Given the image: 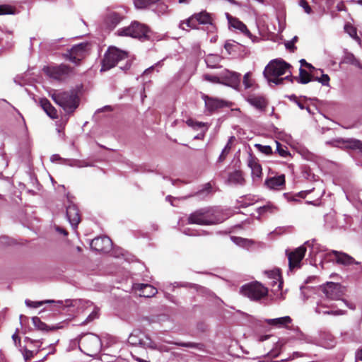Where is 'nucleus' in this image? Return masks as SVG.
<instances>
[{
  "label": "nucleus",
  "instance_id": "nucleus-42",
  "mask_svg": "<svg viewBox=\"0 0 362 362\" xmlns=\"http://www.w3.org/2000/svg\"><path fill=\"white\" fill-rule=\"evenodd\" d=\"M38 352V351H36L35 354ZM23 355L24 356V358L25 361L30 360L32 358L34 357L35 353L33 351L28 350L25 347L23 348V350H22Z\"/></svg>",
  "mask_w": 362,
  "mask_h": 362
},
{
  "label": "nucleus",
  "instance_id": "nucleus-12",
  "mask_svg": "<svg viewBox=\"0 0 362 362\" xmlns=\"http://www.w3.org/2000/svg\"><path fill=\"white\" fill-rule=\"evenodd\" d=\"M202 98L205 102V107L206 110L210 113L214 112V111L223 107H228L230 105V103H228L225 100L209 97L206 95H203Z\"/></svg>",
  "mask_w": 362,
  "mask_h": 362
},
{
  "label": "nucleus",
  "instance_id": "nucleus-33",
  "mask_svg": "<svg viewBox=\"0 0 362 362\" xmlns=\"http://www.w3.org/2000/svg\"><path fill=\"white\" fill-rule=\"evenodd\" d=\"M233 139V136L230 137V139H229V141L228 142V144L226 145L225 148L222 151V152L218 158L219 162H223L225 160V158H226L227 155L229 153V152L231 149V140Z\"/></svg>",
  "mask_w": 362,
  "mask_h": 362
},
{
  "label": "nucleus",
  "instance_id": "nucleus-10",
  "mask_svg": "<svg viewBox=\"0 0 362 362\" xmlns=\"http://www.w3.org/2000/svg\"><path fill=\"white\" fill-rule=\"evenodd\" d=\"M307 249L304 246L298 247L293 251H286V255L288 259V266L291 270L300 268V262L304 258Z\"/></svg>",
  "mask_w": 362,
  "mask_h": 362
},
{
  "label": "nucleus",
  "instance_id": "nucleus-45",
  "mask_svg": "<svg viewBox=\"0 0 362 362\" xmlns=\"http://www.w3.org/2000/svg\"><path fill=\"white\" fill-rule=\"evenodd\" d=\"M12 339L13 340L14 344L18 346H21V339L18 335V331L16 330V332L12 335Z\"/></svg>",
  "mask_w": 362,
  "mask_h": 362
},
{
  "label": "nucleus",
  "instance_id": "nucleus-58",
  "mask_svg": "<svg viewBox=\"0 0 362 362\" xmlns=\"http://www.w3.org/2000/svg\"><path fill=\"white\" fill-rule=\"evenodd\" d=\"M310 192L308 191H305V192H299L298 194V196L300 197L301 198H305V196L309 193Z\"/></svg>",
  "mask_w": 362,
  "mask_h": 362
},
{
  "label": "nucleus",
  "instance_id": "nucleus-57",
  "mask_svg": "<svg viewBox=\"0 0 362 362\" xmlns=\"http://www.w3.org/2000/svg\"><path fill=\"white\" fill-rule=\"evenodd\" d=\"M356 361H362V349L358 350L356 354Z\"/></svg>",
  "mask_w": 362,
  "mask_h": 362
},
{
  "label": "nucleus",
  "instance_id": "nucleus-17",
  "mask_svg": "<svg viewBox=\"0 0 362 362\" xmlns=\"http://www.w3.org/2000/svg\"><path fill=\"white\" fill-rule=\"evenodd\" d=\"M247 101L255 108L260 111H265L268 105V101L263 95H250L247 98Z\"/></svg>",
  "mask_w": 362,
  "mask_h": 362
},
{
  "label": "nucleus",
  "instance_id": "nucleus-9",
  "mask_svg": "<svg viewBox=\"0 0 362 362\" xmlns=\"http://www.w3.org/2000/svg\"><path fill=\"white\" fill-rule=\"evenodd\" d=\"M44 73L49 77L58 81H63L74 74V68L61 64L57 66H47L43 68Z\"/></svg>",
  "mask_w": 362,
  "mask_h": 362
},
{
  "label": "nucleus",
  "instance_id": "nucleus-8",
  "mask_svg": "<svg viewBox=\"0 0 362 362\" xmlns=\"http://www.w3.org/2000/svg\"><path fill=\"white\" fill-rule=\"evenodd\" d=\"M91 45L88 42L74 45L63 54V57L69 61L76 64L84 59L89 53Z\"/></svg>",
  "mask_w": 362,
  "mask_h": 362
},
{
  "label": "nucleus",
  "instance_id": "nucleus-63",
  "mask_svg": "<svg viewBox=\"0 0 362 362\" xmlns=\"http://www.w3.org/2000/svg\"><path fill=\"white\" fill-rule=\"evenodd\" d=\"M298 40V37L297 36H295L291 41H293V44L295 45V42H296Z\"/></svg>",
  "mask_w": 362,
  "mask_h": 362
},
{
  "label": "nucleus",
  "instance_id": "nucleus-5",
  "mask_svg": "<svg viewBox=\"0 0 362 362\" xmlns=\"http://www.w3.org/2000/svg\"><path fill=\"white\" fill-rule=\"evenodd\" d=\"M149 33H151V29L146 25L138 21H134L129 26L120 28L117 31L119 36L131 37L143 40L150 39Z\"/></svg>",
  "mask_w": 362,
  "mask_h": 362
},
{
  "label": "nucleus",
  "instance_id": "nucleus-20",
  "mask_svg": "<svg viewBox=\"0 0 362 362\" xmlns=\"http://www.w3.org/2000/svg\"><path fill=\"white\" fill-rule=\"evenodd\" d=\"M39 103L42 109L50 118H58V114L56 108L51 104L48 99L45 98H41L39 101Z\"/></svg>",
  "mask_w": 362,
  "mask_h": 362
},
{
  "label": "nucleus",
  "instance_id": "nucleus-50",
  "mask_svg": "<svg viewBox=\"0 0 362 362\" xmlns=\"http://www.w3.org/2000/svg\"><path fill=\"white\" fill-rule=\"evenodd\" d=\"M236 47L235 45H234L233 43L229 42H226L224 45L225 49L229 54H230L232 52L234 51V47Z\"/></svg>",
  "mask_w": 362,
  "mask_h": 362
},
{
  "label": "nucleus",
  "instance_id": "nucleus-1",
  "mask_svg": "<svg viewBox=\"0 0 362 362\" xmlns=\"http://www.w3.org/2000/svg\"><path fill=\"white\" fill-rule=\"evenodd\" d=\"M291 67V66L283 59H274L265 67L264 76L269 83H274L276 85L283 84L284 81L293 83V76L291 71H289V75L286 77H280L285 74Z\"/></svg>",
  "mask_w": 362,
  "mask_h": 362
},
{
  "label": "nucleus",
  "instance_id": "nucleus-6",
  "mask_svg": "<svg viewBox=\"0 0 362 362\" xmlns=\"http://www.w3.org/2000/svg\"><path fill=\"white\" fill-rule=\"evenodd\" d=\"M127 58V53L115 47H110L104 55L102 61L101 71H107L115 67L119 61Z\"/></svg>",
  "mask_w": 362,
  "mask_h": 362
},
{
  "label": "nucleus",
  "instance_id": "nucleus-47",
  "mask_svg": "<svg viewBox=\"0 0 362 362\" xmlns=\"http://www.w3.org/2000/svg\"><path fill=\"white\" fill-rule=\"evenodd\" d=\"M329 76L327 74H322L320 77L319 82L321 83L323 86H329Z\"/></svg>",
  "mask_w": 362,
  "mask_h": 362
},
{
  "label": "nucleus",
  "instance_id": "nucleus-23",
  "mask_svg": "<svg viewBox=\"0 0 362 362\" xmlns=\"http://www.w3.org/2000/svg\"><path fill=\"white\" fill-rule=\"evenodd\" d=\"M123 19V17L118 13L111 12L108 13L105 19L106 25L110 29L115 28Z\"/></svg>",
  "mask_w": 362,
  "mask_h": 362
},
{
  "label": "nucleus",
  "instance_id": "nucleus-48",
  "mask_svg": "<svg viewBox=\"0 0 362 362\" xmlns=\"http://www.w3.org/2000/svg\"><path fill=\"white\" fill-rule=\"evenodd\" d=\"M349 59V62L351 64L354 65L355 66H357L360 69H362V64H361V62H359L358 59H357L356 58H355L353 55H351L349 58H348Z\"/></svg>",
  "mask_w": 362,
  "mask_h": 362
},
{
  "label": "nucleus",
  "instance_id": "nucleus-21",
  "mask_svg": "<svg viewBox=\"0 0 362 362\" xmlns=\"http://www.w3.org/2000/svg\"><path fill=\"white\" fill-rule=\"evenodd\" d=\"M265 322L270 326L278 328H288V325L292 322V319L289 316H284L274 319H267Z\"/></svg>",
  "mask_w": 362,
  "mask_h": 362
},
{
  "label": "nucleus",
  "instance_id": "nucleus-25",
  "mask_svg": "<svg viewBox=\"0 0 362 362\" xmlns=\"http://www.w3.org/2000/svg\"><path fill=\"white\" fill-rule=\"evenodd\" d=\"M144 332L139 329H134L128 338V342L132 346H139L141 347Z\"/></svg>",
  "mask_w": 362,
  "mask_h": 362
},
{
  "label": "nucleus",
  "instance_id": "nucleus-37",
  "mask_svg": "<svg viewBox=\"0 0 362 362\" xmlns=\"http://www.w3.org/2000/svg\"><path fill=\"white\" fill-rule=\"evenodd\" d=\"M344 30L353 38H355L357 36L356 28L349 23L345 24Z\"/></svg>",
  "mask_w": 362,
  "mask_h": 362
},
{
  "label": "nucleus",
  "instance_id": "nucleus-61",
  "mask_svg": "<svg viewBox=\"0 0 362 362\" xmlns=\"http://www.w3.org/2000/svg\"><path fill=\"white\" fill-rule=\"evenodd\" d=\"M269 337V335L262 336V337H260V338H259V341H264V340L267 339Z\"/></svg>",
  "mask_w": 362,
  "mask_h": 362
},
{
  "label": "nucleus",
  "instance_id": "nucleus-44",
  "mask_svg": "<svg viewBox=\"0 0 362 362\" xmlns=\"http://www.w3.org/2000/svg\"><path fill=\"white\" fill-rule=\"evenodd\" d=\"M274 279L278 281V290H281L283 286V280L279 271H277L274 273Z\"/></svg>",
  "mask_w": 362,
  "mask_h": 362
},
{
  "label": "nucleus",
  "instance_id": "nucleus-16",
  "mask_svg": "<svg viewBox=\"0 0 362 362\" xmlns=\"http://www.w3.org/2000/svg\"><path fill=\"white\" fill-rule=\"evenodd\" d=\"M329 255H333L334 260L339 264L349 266L354 264H358L351 256L342 252L332 250L329 253Z\"/></svg>",
  "mask_w": 362,
  "mask_h": 362
},
{
  "label": "nucleus",
  "instance_id": "nucleus-13",
  "mask_svg": "<svg viewBox=\"0 0 362 362\" xmlns=\"http://www.w3.org/2000/svg\"><path fill=\"white\" fill-rule=\"evenodd\" d=\"M90 247L98 252H107L112 248V241L107 236L98 237L92 240Z\"/></svg>",
  "mask_w": 362,
  "mask_h": 362
},
{
  "label": "nucleus",
  "instance_id": "nucleus-62",
  "mask_svg": "<svg viewBox=\"0 0 362 362\" xmlns=\"http://www.w3.org/2000/svg\"><path fill=\"white\" fill-rule=\"evenodd\" d=\"M269 356H270L271 357H274V358L277 357V356H278V355H279V354H276V353H273V352H271V353H269Z\"/></svg>",
  "mask_w": 362,
  "mask_h": 362
},
{
  "label": "nucleus",
  "instance_id": "nucleus-52",
  "mask_svg": "<svg viewBox=\"0 0 362 362\" xmlns=\"http://www.w3.org/2000/svg\"><path fill=\"white\" fill-rule=\"evenodd\" d=\"M286 47L291 52H294V51L297 49V47L293 44V41L288 42L285 44Z\"/></svg>",
  "mask_w": 362,
  "mask_h": 362
},
{
  "label": "nucleus",
  "instance_id": "nucleus-2",
  "mask_svg": "<svg viewBox=\"0 0 362 362\" xmlns=\"http://www.w3.org/2000/svg\"><path fill=\"white\" fill-rule=\"evenodd\" d=\"M50 97L67 113L74 112L79 105V98L74 90H54L50 93Z\"/></svg>",
  "mask_w": 362,
  "mask_h": 362
},
{
  "label": "nucleus",
  "instance_id": "nucleus-64",
  "mask_svg": "<svg viewBox=\"0 0 362 362\" xmlns=\"http://www.w3.org/2000/svg\"><path fill=\"white\" fill-rule=\"evenodd\" d=\"M189 0H178L180 4H185L187 3Z\"/></svg>",
  "mask_w": 362,
  "mask_h": 362
},
{
  "label": "nucleus",
  "instance_id": "nucleus-28",
  "mask_svg": "<svg viewBox=\"0 0 362 362\" xmlns=\"http://www.w3.org/2000/svg\"><path fill=\"white\" fill-rule=\"evenodd\" d=\"M296 80L298 83H302V84H306L311 81H313V75L309 74L306 70L303 69L302 67L299 69V76L298 77H293V81Z\"/></svg>",
  "mask_w": 362,
  "mask_h": 362
},
{
  "label": "nucleus",
  "instance_id": "nucleus-60",
  "mask_svg": "<svg viewBox=\"0 0 362 362\" xmlns=\"http://www.w3.org/2000/svg\"><path fill=\"white\" fill-rule=\"evenodd\" d=\"M344 8H345V6L344 5L343 3H341L340 4L337 5V10L338 11H342V10H344Z\"/></svg>",
  "mask_w": 362,
  "mask_h": 362
},
{
  "label": "nucleus",
  "instance_id": "nucleus-39",
  "mask_svg": "<svg viewBox=\"0 0 362 362\" xmlns=\"http://www.w3.org/2000/svg\"><path fill=\"white\" fill-rule=\"evenodd\" d=\"M51 300H46V301H31L30 300H25V304L30 308H37L41 305H42L44 303H51Z\"/></svg>",
  "mask_w": 362,
  "mask_h": 362
},
{
  "label": "nucleus",
  "instance_id": "nucleus-27",
  "mask_svg": "<svg viewBox=\"0 0 362 362\" xmlns=\"http://www.w3.org/2000/svg\"><path fill=\"white\" fill-rule=\"evenodd\" d=\"M248 166L251 168L253 176L260 177L262 174L261 165L257 158L250 157L248 160Z\"/></svg>",
  "mask_w": 362,
  "mask_h": 362
},
{
  "label": "nucleus",
  "instance_id": "nucleus-35",
  "mask_svg": "<svg viewBox=\"0 0 362 362\" xmlns=\"http://www.w3.org/2000/svg\"><path fill=\"white\" fill-rule=\"evenodd\" d=\"M255 146L259 151L265 155L270 156L273 153L272 148L270 146L257 144H255Z\"/></svg>",
  "mask_w": 362,
  "mask_h": 362
},
{
  "label": "nucleus",
  "instance_id": "nucleus-40",
  "mask_svg": "<svg viewBox=\"0 0 362 362\" xmlns=\"http://www.w3.org/2000/svg\"><path fill=\"white\" fill-rule=\"evenodd\" d=\"M253 83V81L251 78V74L247 73L243 76V84L245 87V88H249L252 87Z\"/></svg>",
  "mask_w": 362,
  "mask_h": 362
},
{
  "label": "nucleus",
  "instance_id": "nucleus-38",
  "mask_svg": "<svg viewBox=\"0 0 362 362\" xmlns=\"http://www.w3.org/2000/svg\"><path fill=\"white\" fill-rule=\"evenodd\" d=\"M349 147L352 149H358L362 152V141L357 139H352L348 141Z\"/></svg>",
  "mask_w": 362,
  "mask_h": 362
},
{
  "label": "nucleus",
  "instance_id": "nucleus-18",
  "mask_svg": "<svg viewBox=\"0 0 362 362\" xmlns=\"http://www.w3.org/2000/svg\"><path fill=\"white\" fill-rule=\"evenodd\" d=\"M227 18L230 25L235 29L240 30L245 36L251 38L252 35L250 31L247 29L246 25L240 21L238 18L233 17L228 13L227 14Z\"/></svg>",
  "mask_w": 362,
  "mask_h": 362
},
{
  "label": "nucleus",
  "instance_id": "nucleus-56",
  "mask_svg": "<svg viewBox=\"0 0 362 362\" xmlns=\"http://www.w3.org/2000/svg\"><path fill=\"white\" fill-rule=\"evenodd\" d=\"M206 62L207 66H209V67L214 68V69L218 68V66L216 64H213V62L211 61L210 58H207L206 59Z\"/></svg>",
  "mask_w": 362,
  "mask_h": 362
},
{
  "label": "nucleus",
  "instance_id": "nucleus-26",
  "mask_svg": "<svg viewBox=\"0 0 362 362\" xmlns=\"http://www.w3.org/2000/svg\"><path fill=\"white\" fill-rule=\"evenodd\" d=\"M228 182L235 185H243L245 180L241 170H235L228 175Z\"/></svg>",
  "mask_w": 362,
  "mask_h": 362
},
{
  "label": "nucleus",
  "instance_id": "nucleus-53",
  "mask_svg": "<svg viewBox=\"0 0 362 362\" xmlns=\"http://www.w3.org/2000/svg\"><path fill=\"white\" fill-rule=\"evenodd\" d=\"M300 63L301 66H305L306 68H308L310 71L313 70V69H315V67L311 64L308 63L305 61V59H301L300 61Z\"/></svg>",
  "mask_w": 362,
  "mask_h": 362
},
{
  "label": "nucleus",
  "instance_id": "nucleus-46",
  "mask_svg": "<svg viewBox=\"0 0 362 362\" xmlns=\"http://www.w3.org/2000/svg\"><path fill=\"white\" fill-rule=\"evenodd\" d=\"M205 80L212 82V83H221L220 79L218 76H212L209 74H205L204 76Z\"/></svg>",
  "mask_w": 362,
  "mask_h": 362
},
{
  "label": "nucleus",
  "instance_id": "nucleus-19",
  "mask_svg": "<svg viewBox=\"0 0 362 362\" xmlns=\"http://www.w3.org/2000/svg\"><path fill=\"white\" fill-rule=\"evenodd\" d=\"M285 175H281L269 177L265 180L267 187L272 189H281L285 185Z\"/></svg>",
  "mask_w": 362,
  "mask_h": 362
},
{
  "label": "nucleus",
  "instance_id": "nucleus-51",
  "mask_svg": "<svg viewBox=\"0 0 362 362\" xmlns=\"http://www.w3.org/2000/svg\"><path fill=\"white\" fill-rule=\"evenodd\" d=\"M212 187L210 183H207L205 185L204 188L202 190L199 191L197 194H202L204 193L205 192H207V194L210 193L211 192Z\"/></svg>",
  "mask_w": 362,
  "mask_h": 362
},
{
  "label": "nucleus",
  "instance_id": "nucleus-55",
  "mask_svg": "<svg viewBox=\"0 0 362 362\" xmlns=\"http://www.w3.org/2000/svg\"><path fill=\"white\" fill-rule=\"evenodd\" d=\"M55 228H56V230H57V232H59V233H61V234L64 235V236H67V235H68V234H69V233H68V232H67V230H66V229H64V228H61V227H59V226H56V227H55Z\"/></svg>",
  "mask_w": 362,
  "mask_h": 362
},
{
  "label": "nucleus",
  "instance_id": "nucleus-4",
  "mask_svg": "<svg viewBox=\"0 0 362 362\" xmlns=\"http://www.w3.org/2000/svg\"><path fill=\"white\" fill-rule=\"evenodd\" d=\"M219 218L213 208H202L190 214L187 218V223L202 226L217 224Z\"/></svg>",
  "mask_w": 362,
  "mask_h": 362
},
{
  "label": "nucleus",
  "instance_id": "nucleus-11",
  "mask_svg": "<svg viewBox=\"0 0 362 362\" xmlns=\"http://www.w3.org/2000/svg\"><path fill=\"white\" fill-rule=\"evenodd\" d=\"M322 291L331 300H339L344 296V288L338 283L327 282L322 286Z\"/></svg>",
  "mask_w": 362,
  "mask_h": 362
},
{
  "label": "nucleus",
  "instance_id": "nucleus-54",
  "mask_svg": "<svg viewBox=\"0 0 362 362\" xmlns=\"http://www.w3.org/2000/svg\"><path fill=\"white\" fill-rule=\"evenodd\" d=\"M293 98L296 100V103L300 109H301V110L306 109L309 112H310V110L309 107H305L303 103H301L300 101H299L296 99V97L295 95H293Z\"/></svg>",
  "mask_w": 362,
  "mask_h": 362
},
{
  "label": "nucleus",
  "instance_id": "nucleus-36",
  "mask_svg": "<svg viewBox=\"0 0 362 362\" xmlns=\"http://www.w3.org/2000/svg\"><path fill=\"white\" fill-rule=\"evenodd\" d=\"M134 4L138 9H146L151 6L149 0H134Z\"/></svg>",
  "mask_w": 362,
  "mask_h": 362
},
{
  "label": "nucleus",
  "instance_id": "nucleus-29",
  "mask_svg": "<svg viewBox=\"0 0 362 362\" xmlns=\"http://www.w3.org/2000/svg\"><path fill=\"white\" fill-rule=\"evenodd\" d=\"M141 347L148 348L150 349H157V344L148 334L144 333L143 339L141 342Z\"/></svg>",
  "mask_w": 362,
  "mask_h": 362
},
{
  "label": "nucleus",
  "instance_id": "nucleus-22",
  "mask_svg": "<svg viewBox=\"0 0 362 362\" xmlns=\"http://www.w3.org/2000/svg\"><path fill=\"white\" fill-rule=\"evenodd\" d=\"M135 288L140 291V296L145 298H151L154 296L158 291L157 288L151 284H139L135 286Z\"/></svg>",
  "mask_w": 362,
  "mask_h": 362
},
{
  "label": "nucleus",
  "instance_id": "nucleus-3",
  "mask_svg": "<svg viewBox=\"0 0 362 362\" xmlns=\"http://www.w3.org/2000/svg\"><path fill=\"white\" fill-rule=\"evenodd\" d=\"M214 17L211 13L203 10L194 13L186 20L180 23L179 28L183 30H198L199 25L214 26Z\"/></svg>",
  "mask_w": 362,
  "mask_h": 362
},
{
  "label": "nucleus",
  "instance_id": "nucleus-59",
  "mask_svg": "<svg viewBox=\"0 0 362 362\" xmlns=\"http://www.w3.org/2000/svg\"><path fill=\"white\" fill-rule=\"evenodd\" d=\"M61 159H62V158L57 154L53 155L52 156V160H61Z\"/></svg>",
  "mask_w": 362,
  "mask_h": 362
},
{
  "label": "nucleus",
  "instance_id": "nucleus-24",
  "mask_svg": "<svg viewBox=\"0 0 362 362\" xmlns=\"http://www.w3.org/2000/svg\"><path fill=\"white\" fill-rule=\"evenodd\" d=\"M80 344L88 351H94L95 348L98 346V339L93 336H85L81 339Z\"/></svg>",
  "mask_w": 362,
  "mask_h": 362
},
{
  "label": "nucleus",
  "instance_id": "nucleus-7",
  "mask_svg": "<svg viewBox=\"0 0 362 362\" xmlns=\"http://www.w3.org/2000/svg\"><path fill=\"white\" fill-rule=\"evenodd\" d=\"M240 293L252 300L258 301L267 296L268 288L258 281H255L243 285Z\"/></svg>",
  "mask_w": 362,
  "mask_h": 362
},
{
  "label": "nucleus",
  "instance_id": "nucleus-32",
  "mask_svg": "<svg viewBox=\"0 0 362 362\" xmlns=\"http://www.w3.org/2000/svg\"><path fill=\"white\" fill-rule=\"evenodd\" d=\"M275 143L276 144V151L280 156L286 158L291 155L286 146H282L277 141H276Z\"/></svg>",
  "mask_w": 362,
  "mask_h": 362
},
{
  "label": "nucleus",
  "instance_id": "nucleus-41",
  "mask_svg": "<svg viewBox=\"0 0 362 362\" xmlns=\"http://www.w3.org/2000/svg\"><path fill=\"white\" fill-rule=\"evenodd\" d=\"M13 13V8L8 5H0V15Z\"/></svg>",
  "mask_w": 362,
  "mask_h": 362
},
{
  "label": "nucleus",
  "instance_id": "nucleus-15",
  "mask_svg": "<svg viewBox=\"0 0 362 362\" xmlns=\"http://www.w3.org/2000/svg\"><path fill=\"white\" fill-rule=\"evenodd\" d=\"M240 74L226 71L221 77L223 80L221 83L236 88L240 85Z\"/></svg>",
  "mask_w": 362,
  "mask_h": 362
},
{
  "label": "nucleus",
  "instance_id": "nucleus-43",
  "mask_svg": "<svg viewBox=\"0 0 362 362\" xmlns=\"http://www.w3.org/2000/svg\"><path fill=\"white\" fill-rule=\"evenodd\" d=\"M299 5L303 8L305 12L308 14H310L312 13V8L309 6L308 1L306 0H300L299 1Z\"/></svg>",
  "mask_w": 362,
  "mask_h": 362
},
{
  "label": "nucleus",
  "instance_id": "nucleus-34",
  "mask_svg": "<svg viewBox=\"0 0 362 362\" xmlns=\"http://www.w3.org/2000/svg\"><path fill=\"white\" fill-rule=\"evenodd\" d=\"M173 344L176 345V346H178L188 347V348H197V349H202L203 346H204V345L202 344H197V343H194V342H187V343H185V342H174Z\"/></svg>",
  "mask_w": 362,
  "mask_h": 362
},
{
  "label": "nucleus",
  "instance_id": "nucleus-30",
  "mask_svg": "<svg viewBox=\"0 0 362 362\" xmlns=\"http://www.w3.org/2000/svg\"><path fill=\"white\" fill-rule=\"evenodd\" d=\"M33 323L35 328L39 330H54L56 328L54 327H49L45 322H42L41 320L38 317H33Z\"/></svg>",
  "mask_w": 362,
  "mask_h": 362
},
{
  "label": "nucleus",
  "instance_id": "nucleus-49",
  "mask_svg": "<svg viewBox=\"0 0 362 362\" xmlns=\"http://www.w3.org/2000/svg\"><path fill=\"white\" fill-rule=\"evenodd\" d=\"M98 310H94L89 315L88 317H87L86 319V322H90V321H93V320L96 319L98 317Z\"/></svg>",
  "mask_w": 362,
  "mask_h": 362
},
{
  "label": "nucleus",
  "instance_id": "nucleus-31",
  "mask_svg": "<svg viewBox=\"0 0 362 362\" xmlns=\"http://www.w3.org/2000/svg\"><path fill=\"white\" fill-rule=\"evenodd\" d=\"M277 211V208L274 206L271 203H268L267 204L260 206L258 208L257 211L260 215H263L266 213H274Z\"/></svg>",
  "mask_w": 362,
  "mask_h": 362
},
{
  "label": "nucleus",
  "instance_id": "nucleus-14",
  "mask_svg": "<svg viewBox=\"0 0 362 362\" xmlns=\"http://www.w3.org/2000/svg\"><path fill=\"white\" fill-rule=\"evenodd\" d=\"M66 217L71 225L76 228L81 222V214L78 206L71 202L66 206Z\"/></svg>",
  "mask_w": 362,
  "mask_h": 362
}]
</instances>
